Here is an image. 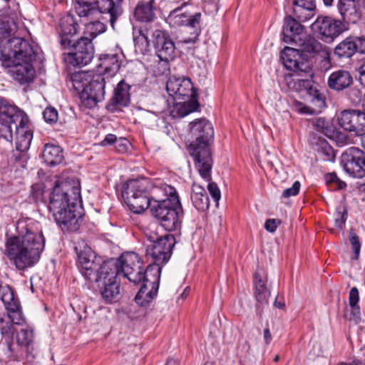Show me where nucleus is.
<instances>
[{"label":"nucleus","instance_id":"1","mask_svg":"<svg viewBox=\"0 0 365 365\" xmlns=\"http://www.w3.org/2000/svg\"><path fill=\"white\" fill-rule=\"evenodd\" d=\"M39 224L31 220H19L17 235L6 241L5 255L19 270L34 266L44 249L45 239Z\"/></svg>","mask_w":365,"mask_h":365},{"label":"nucleus","instance_id":"2","mask_svg":"<svg viewBox=\"0 0 365 365\" xmlns=\"http://www.w3.org/2000/svg\"><path fill=\"white\" fill-rule=\"evenodd\" d=\"M81 202L78 181L58 180L50 193L48 208L57 224L75 232L79 228L81 221Z\"/></svg>","mask_w":365,"mask_h":365},{"label":"nucleus","instance_id":"3","mask_svg":"<svg viewBox=\"0 0 365 365\" xmlns=\"http://www.w3.org/2000/svg\"><path fill=\"white\" fill-rule=\"evenodd\" d=\"M36 57V53L33 46L23 38L0 40V60L2 66L9 68V73L20 84L33 82L36 71L32 63Z\"/></svg>","mask_w":365,"mask_h":365},{"label":"nucleus","instance_id":"4","mask_svg":"<svg viewBox=\"0 0 365 365\" xmlns=\"http://www.w3.org/2000/svg\"><path fill=\"white\" fill-rule=\"evenodd\" d=\"M190 133L192 138L189 145L190 154L200 175L209 180L212 167L210 143L214 138L213 127L205 118L196 119L190 123Z\"/></svg>","mask_w":365,"mask_h":365},{"label":"nucleus","instance_id":"5","mask_svg":"<svg viewBox=\"0 0 365 365\" xmlns=\"http://www.w3.org/2000/svg\"><path fill=\"white\" fill-rule=\"evenodd\" d=\"M166 198L153 200L150 210L159 225L168 232L178 230L181 227L183 217L182 207L176 189L169 185L160 187Z\"/></svg>","mask_w":365,"mask_h":365},{"label":"nucleus","instance_id":"6","mask_svg":"<svg viewBox=\"0 0 365 365\" xmlns=\"http://www.w3.org/2000/svg\"><path fill=\"white\" fill-rule=\"evenodd\" d=\"M104 75L91 71L74 72L71 75L73 87L86 107L93 108L104 99L106 83Z\"/></svg>","mask_w":365,"mask_h":365},{"label":"nucleus","instance_id":"7","mask_svg":"<svg viewBox=\"0 0 365 365\" xmlns=\"http://www.w3.org/2000/svg\"><path fill=\"white\" fill-rule=\"evenodd\" d=\"M123 0H76L75 10L80 17L97 19L99 15L113 28L123 14Z\"/></svg>","mask_w":365,"mask_h":365},{"label":"nucleus","instance_id":"8","mask_svg":"<svg viewBox=\"0 0 365 365\" xmlns=\"http://www.w3.org/2000/svg\"><path fill=\"white\" fill-rule=\"evenodd\" d=\"M150 187L146 178L131 179L123 184L121 195L133 212L140 214L150 207L154 200L150 197Z\"/></svg>","mask_w":365,"mask_h":365},{"label":"nucleus","instance_id":"9","mask_svg":"<svg viewBox=\"0 0 365 365\" xmlns=\"http://www.w3.org/2000/svg\"><path fill=\"white\" fill-rule=\"evenodd\" d=\"M112 262L118 268V276L123 274L130 282L138 284L147 278L148 266L145 269L140 256L133 252L123 253L117 260H108Z\"/></svg>","mask_w":365,"mask_h":365},{"label":"nucleus","instance_id":"10","mask_svg":"<svg viewBox=\"0 0 365 365\" xmlns=\"http://www.w3.org/2000/svg\"><path fill=\"white\" fill-rule=\"evenodd\" d=\"M118 268L112 262H107L102 268L101 275L95 281L101 297L106 303H113L119 299L120 282L117 280Z\"/></svg>","mask_w":365,"mask_h":365},{"label":"nucleus","instance_id":"11","mask_svg":"<svg viewBox=\"0 0 365 365\" xmlns=\"http://www.w3.org/2000/svg\"><path fill=\"white\" fill-rule=\"evenodd\" d=\"M28 122L29 118L23 110L9 104L5 100L0 99V131L3 133L4 138L12 139L14 126Z\"/></svg>","mask_w":365,"mask_h":365},{"label":"nucleus","instance_id":"12","mask_svg":"<svg viewBox=\"0 0 365 365\" xmlns=\"http://www.w3.org/2000/svg\"><path fill=\"white\" fill-rule=\"evenodd\" d=\"M150 244L146 247V255L150 256L153 260V264H165L170 259L173 250L176 243L173 235L166 234L158 237L156 235L148 237Z\"/></svg>","mask_w":365,"mask_h":365},{"label":"nucleus","instance_id":"13","mask_svg":"<svg viewBox=\"0 0 365 365\" xmlns=\"http://www.w3.org/2000/svg\"><path fill=\"white\" fill-rule=\"evenodd\" d=\"M161 267L158 264H150L148 266V272L140 284V288L137 293L135 301L141 307L148 306L152 300L157 296L160 273Z\"/></svg>","mask_w":365,"mask_h":365},{"label":"nucleus","instance_id":"14","mask_svg":"<svg viewBox=\"0 0 365 365\" xmlns=\"http://www.w3.org/2000/svg\"><path fill=\"white\" fill-rule=\"evenodd\" d=\"M77 255L81 273L85 279L95 282L96 278L101 275L103 266L108 261L103 262L102 258L97 256L90 247H84Z\"/></svg>","mask_w":365,"mask_h":365},{"label":"nucleus","instance_id":"15","mask_svg":"<svg viewBox=\"0 0 365 365\" xmlns=\"http://www.w3.org/2000/svg\"><path fill=\"white\" fill-rule=\"evenodd\" d=\"M344 171L350 176L362 178L365 176V152L356 147L345 150L340 158Z\"/></svg>","mask_w":365,"mask_h":365},{"label":"nucleus","instance_id":"16","mask_svg":"<svg viewBox=\"0 0 365 365\" xmlns=\"http://www.w3.org/2000/svg\"><path fill=\"white\" fill-rule=\"evenodd\" d=\"M311 28L321 40L327 43L332 42L346 29L341 21L329 16H318Z\"/></svg>","mask_w":365,"mask_h":365},{"label":"nucleus","instance_id":"17","mask_svg":"<svg viewBox=\"0 0 365 365\" xmlns=\"http://www.w3.org/2000/svg\"><path fill=\"white\" fill-rule=\"evenodd\" d=\"M166 90L174 101L198 99V95L191 80L184 76H171L166 84Z\"/></svg>","mask_w":365,"mask_h":365},{"label":"nucleus","instance_id":"18","mask_svg":"<svg viewBox=\"0 0 365 365\" xmlns=\"http://www.w3.org/2000/svg\"><path fill=\"white\" fill-rule=\"evenodd\" d=\"M337 121L339 126L345 130L355 133L361 143V138L365 136V113L364 111L354 109L344 110L339 114Z\"/></svg>","mask_w":365,"mask_h":365},{"label":"nucleus","instance_id":"19","mask_svg":"<svg viewBox=\"0 0 365 365\" xmlns=\"http://www.w3.org/2000/svg\"><path fill=\"white\" fill-rule=\"evenodd\" d=\"M292 46L297 47L300 55L307 57L309 55L319 53L324 58V66L331 63L329 51L310 35L304 33L301 36L297 37Z\"/></svg>","mask_w":365,"mask_h":365},{"label":"nucleus","instance_id":"20","mask_svg":"<svg viewBox=\"0 0 365 365\" xmlns=\"http://www.w3.org/2000/svg\"><path fill=\"white\" fill-rule=\"evenodd\" d=\"M153 42L156 55L163 61H169L175 57V46L169 34L162 30L153 33Z\"/></svg>","mask_w":365,"mask_h":365},{"label":"nucleus","instance_id":"21","mask_svg":"<svg viewBox=\"0 0 365 365\" xmlns=\"http://www.w3.org/2000/svg\"><path fill=\"white\" fill-rule=\"evenodd\" d=\"M78 29L79 25L73 15L67 14L60 19L58 34L60 43L63 48H70Z\"/></svg>","mask_w":365,"mask_h":365},{"label":"nucleus","instance_id":"22","mask_svg":"<svg viewBox=\"0 0 365 365\" xmlns=\"http://www.w3.org/2000/svg\"><path fill=\"white\" fill-rule=\"evenodd\" d=\"M130 86L120 81L114 90V96L110 100L106 106V108L110 112L114 113L121 108L127 106L130 101Z\"/></svg>","mask_w":365,"mask_h":365},{"label":"nucleus","instance_id":"23","mask_svg":"<svg viewBox=\"0 0 365 365\" xmlns=\"http://www.w3.org/2000/svg\"><path fill=\"white\" fill-rule=\"evenodd\" d=\"M187 3L184 2L181 5V6L173 9L170 12L168 19L170 20V24H173L174 25H185L192 29H195V33L197 37L200 32V24L201 19V14L196 13L192 16H187L185 14H178V12L181 10L182 7H183Z\"/></svg>","mask_w":365,"mask_h":365},{"label":"nucleus","instance_id":"24","mask_svg":"<svg viewBox=\"0 0 365 365\" xmlns=\"http://www.w3.org/2000/svg\"><path fill=\"white\" fill-rule=\"evenodd\" d=\"M19 21L20 12L18 9L11 10L8 9L2 11L0 14V40H11L12 38H8L4 36H1V34L14 33L18 29Z\"/></svg>","mask_w":365,"mask_h":365},{"label":"nucleus","instance_id":"25","mask_svg":"<svg viewBox=\"0 0 365 365\" xmlns=\"http://www.w3.org/2000/svg\"><path fill=\"white\" fill-rule=\"evenodd\" d=\"M338 10L344 22L355 24L361 19V9L354 0H339Z\"/></svg>","mask_w":365,"mask_h":365},{"label":"nucleus","instance_id":"26","mask_svg":"<svg viewBox=\"0 0 365 365\" xmlns=\"http://www.w3.org/2000/svg\"><path fill=\"white\" fill-rule=\"evenodd\" d=\"M304 26L301 23L292 16L289 15L284 18L282 40L284 43L292 45L297 37L301 36L304 33Z\"/></svg>","mask_w":365,"mask_h":365},{"label":"nucleus","instance_id":"27","mask_svg":"<svg viewBox=\"0 0 365 365\" xmlns=\"http://www.w3.org/2000/svg\"><path fill=\"white\" fill-rule=\"evenodd\" d=\"M353 83V78L349 71L339 69L332 72L328 78L327 85L331 90L341 91Z\"/></svg>","mask_w":365,"mask_h":365},{"label":"nucleus","instance_id":"28","mask_svg":"<svg viewBox=\"0 0 365 365\" xmlns=\"http://www.w3.org/2000/svg\"><path fill=\"white\" fill-rule=\"evenodd\" d=\"M299 53L297 47L290 48L285 47L281 52V58L283 60L284 66L289 70L297 71H307L309 68L307 63L299 62L296 56H299Z\"/></svg>","mask_w":365,"mask_h":365},{"label":"nucleus","instance_id":"29","mask_svg":"<svg viewBox=\"0 0 365 365\" xmlns=\"http://www.w3.org/2000/svg\"><path fill=\"white\" fill-rule=\"evenodd\" d=\"M99 60V67L103 69L105 74L113 76L121 66L122 56L118 53L101 54Z\"/></svg>","mask_w":365,"mask_h":365},{"label":"nucleus","instance_id":"30","mask_svg":"<svg viewBox=\"0 0 365 365\" xmlns=\"http://www.w3.org/2000/svg\"><path fill=\"white\" fill-rule=\"evenodd\" d=\"M14 130L16 134V148L28 151L33 138V131L29 127V121L24 125H15Z\"/></svg>","mask_w":365,"mask_h":365},{"label":"nucleus","instance_id":"31","mask_svg":"<svg viewBox=\"0 0 365 365\" xmlns=\"http://www.w3.org/2000/svg\"><path fill=\"white\" fill-rule=\"evenodd\" d=\"M190 199L193 206L199 211H205L210 205V200L205 188L194 182L192 185Z\"/></svg>","mask_w":365,"mask_h":365},{"label":"nucleus","instance_id":"32","mask_svg":"<svg viewBox=\"0 0 365 365\" xmlns=\"http://www.w3.org/2000/svg\"><path fill=\"white\" fill-rule=\"evenodd\" d=\"M175 101V103L170 111V115L174 118H182L197 110L200 107L198 99Z\"/></svg>","mask_w":365,"mask_h":365},{"label":"nucleus","instance_id":"33","mask_svg":"<svg viewBox=\"0 0 365 365\" xmlns=\"http://www.w3.org/2000/svg\"><path fill=\"white\" fill-rule=\"evenodd\" d=\"M263 270L257 269L254 275V283L255 287L256 300L262 304H267L268 298L270 296V291L266 287L265 282L262 278Z\"/></svg>","mask_w":365,"mask_h":365},{"label":"nucleus","instance_id":"34","mask_svg":"<svg viewBox=\"0 0 365 365\" xmlns=\"http://www.w3.org/2000/svg\"><path fill=\"white\" fill-rule=\"evenodd\" d=\"M42 158L50 166L58 165L63 160V150L58 145L46 144L42 152Z\"/></svg>","mask_w":365,"mask_h":365},{"label":"nucleus","instance_id":"35","mask_svg":"<svg viewBox=\"0 0 365 365\" xmlns=\"http://www.w3.org/2000/svg\"><path fill=\"white\" fill-rule=\"evenodd\" d=\"M307 95L309 96V101L315 108L302 106L299 108L300 113L314 114L320 112V110L326 106L325 98L316 88L311 89Z\"/></svg>","mask_w":365,"mask_h":365},{"label":"nucleus","instance_id":"36","mask_svg":"<svg viewBox=\"0 0 365 365\" xmlns=\"http://www.w3.org/2000/svg\"><path fill=\"white\" fill-rule=\"evenodd\" d=\"M93 56L94 46L89 45L86 51H73L68 53V61L74 66H83L88 64Z\"/></svg>","mask_w":365,"mask_h":365},{"label":"nucleus","instance_id":"37","mask_svg":"<svg viewBox=\"0 0 365 365\" xmlns=\"http://www.w3.org/2000/svg\"><path fill=\"white\" fill-rule=\"evenodd\" d=\"M354 40V36H349L345 38L336 46L334 54L339 58L351 57L357 51V46Z\"/></svg>","mask_w":365,"mask_h":365},{"label":"nucleus","instance_id":"38","mask_svg":"<svg viewBox=\"0 0 365 365\" xmlns=\"http://www.w3.org/2000/svg\"><path fill=\"white\" fill-rule=\"evenodd\" d=\"M154 0H150L149 2L144 3L139 2L135 7L134 11L135 18L142 22H149L153 20L155 14L153 11V4Z\"/></svg>","mask_w":365,"mask_h":365},{"label":"nucleus","instance_id":"39","mask_svg":"<svg viewBox=\"0 0 365 365\" xmlns=\"http://www.w3.org/2000/svg\"><path fill=\"white\" fill-rule=\"evenodd\" d=\"M0 298L9 312L16 313L19 309V304L14 298L13 291L9 287H3L0 280Z\"/></svg>","mask_w":365,"mask_h":365},{"label":"nucleus","instance_id":"40","mask_svg":"<svg viewBox=\"0 0 365 365\" xmlns=\"http://www.w3.org/2000/svg\"><path fill=\"white\" fill-rule=\"evenodd\" d=\"M106 30V25L100 21H91L86 24L83 36H88L92 41L99 34L104 33Z\"/></svg>","mask_w":365,"mask_h":365},{"label":"nucleus","instance_id":"41","mask_svg":"<svg viewBox=\"0 0 365 365\" xmlns=\"http://www.w3.org/2000/svg\"><path fill=\"white\" fill-rule=\"evenodd\" d=\"M29 157L28 151H22L16 148L14 150L9 157V163L16 166V168H25Z\"/></svg>","mask_w":365,"mask_h":365},{"label":"nucleus","instance_id":"42","mask_svg":"<svg viewBox=\"0 0 365 365\" xmlns=\"http://www.w3.org/2000/svg\"><path fill=\"white\" fill-rule=\"evenodd\" d=\"M33 331L29 329H21L16 335V346L28 348L33 341Z\"/></svg>","mask_w":365,"mask_h":365},{"label":"nucleus","instance_id":"43","mask_svg":"<svg viewBox=\"0 0 365 365\" xmlns=\"http://www.w3.org/2000/svg\"><path fill=\"white\" fill-rule=\"evenodd\" d=\"M315 8V5L309 8L308 6H294L293 9L294 14L297 21L304 22L309 20L314 16Z\"/></svg>","mask_w":365,"mask_h":365},{"label":"nucleus","instance_id":"44","mask_svg":"<svg viewBox=\"0 0 365 365\" xmlns=\"http://www.w3.org/2000/svg\"><path fill=\"white\" fill-rule=\"evenodd\" d=\"M318 152L324 157V160L333 161L335 158V153L333 148L324 139L319 140Z\"/></svg>","mask_w":365,"mask_h":365},{"label":"nucleus","instance_id":"45","mask_svg":"<svg viewBox=\"0 0 365 365\" xmlns=\"http://www.w3.org/2000/svg\"><path fill=\"white\" fill-rule=\"evenodd\" d=\"M89 45L93 46L91 38L83 36L77 41L73 39L70 48H73L74 51H86Z\"/></svg>","mask_w":365,"mask_h":365},{"label":"nucleus","instance_id":"46","mask_svg":"<svg viewBox=\"0 0 365 365\" xmlns=\"http://www.w3.org/2000/svg\"><path fill=\"white\" fill-rule=\"evenodd\" d=\"M347 217L348 212L344 207L340 206L337 207L334 217L335 226L337 228L342 230L347 220Z\"/></svg>","mask_w":365,"mask_h":365},{"label":"nucleus","instance_id":"47","mask_svg":"<svg viewBox=\"0 0 365 365\" xmlns=\"http://www.w3.org/2000/svg\"><path fill=\"white\" fill-rule=\"evenodd\" d=\"M349 242L351 243V248L354 252L352 259L354 260H357L359 259L360 254L361 242L359 240V237L353 231V230H351L349 232Z\"/></svg>","mask_w":365,"mask_h":365},{"label":"nucleus","instance_id":"48","mask_svg":"<svg viewBox=\"0 0 365 365\" xmlns=\"http://www.w3.org/2000/svg\"><path fill=\"white\" fill-rule=\"evenodd\" d=\"M347 97L352 104L358 105L364 99V94L363 91L357 87H352L347 91Z\"/></svg>","mask_w":365,"mask_h":365},{"label":"nucleus","instance_id":"49","mask_svg":"<svg viewBox=\"0 0 365 365\" xmlns=\"http://www.w3.org/2000/svg\"><path fill=\"white\" fill-rule=\"evenodd\" d=\"M292 83L293 88L299 92L304 91L308 93L314 88L312 81L309 79H296L293 81Z\"/></svg>","mask_w":365,"mask_h":365},{"label":"nucleus","instance_id":"50","mask_svg":"<svg viewBox=\"0 0 365 365\" xmlns=\"http://www.w3.org/2000/svg\"><path fill=\"white\" fill-rule=\"evenodd\" d=\"M43 118L46 122L54 123L58 120V111L53 107H47L43 112Z\"/></svg>","mask_w":365,"mask_h":365},{"label":"nucleus","instance_id":"51","mask_svg":"<svg viewBox=\"0 0 365 365\" xmlns=\"http://www.w3.org/2000/svg\"><path fill=\"white\" fill-rule=\"evenodd\" d=\"M203 179L205 180V178H203ZM205 180L207 182H209V183L207 185V190H208L210 195L213 198L214 201L216 202L217 203H218V202L220 199V197H221V193H220V190L217 185L214 182H210L211 180V179L209 180H207L205 179Z\"/></svg>","mask_w":365,"mask_h":365},{"label":"nucleus","instance_id":"52","mask_svg":"<svg viewBox=\"0 0 365 365\" xmlns=\"http://www.w3.org/2000/svg\"><path fill=\"white\" fill-rule=\"evenodd\" d=\"M130 146L129 140L124 138H117L114 148L117 152L124 153L127 152Z\"/></svg>","mask_w":365,"mask_h":365},{"label":"nucleus","instance_id":"53","mask_svg":"<svg viewBox=\"0 0 365 365\" xmlns=\"http://www.w3.org/2000/svg\"><path fill=\"white\" fill-rule=\"evenodd\" d=\"M313 126L319 132L326 133L328 130V122L323 118H318L312 120Z\"/></svg>","mask_w":365,"mask_h":365},{"label":"nucleus","instance_id":"54","mask_svg":"<svg viewBox=\"0 0 365 365\" xmlns=\"http://www.w3.org/2000/svg\"><path fill=\"white\" fill-rule=\"evenodd\" d=\"M300 182L299 181H295L291 187L285 189L282 192V197L284 198H288L291 196L297 195L300 189Z\"/></svg>","mask_w":365,"mask_h":365},{"label":"nucleus","instance_id":"55","mask_svg":"<svg viewBox=\"0 0 365 365\" xmlns=\"http://www.w3.org/2000/svg\"><path fill=\"white\" fill-rule=\"evenodd\" d=\"M359 294L356 287H352L349 294V304L350 307L359 305Z\"/></svg>","mask_w":365,"mask_h":365},{"label":"nucleus","instance_id":"56","mask_svg":"<svg viewBox=\"0 0 365 365\" xmlns=\"http://www.w3.org/2000/svg\"><path fill=\"white\" fill-rule=\"evenodd\" d=\"M281 224V220L278 219H268L264 223V228L269 232H274L277 227Z\"/></svg>","mask_w":365,"mask_h":365},{"label":"nucleus","instance_id":"57","mask_svg":"<svg viewBox=\"0 0 365 365\" xmlns=\"http://www.w3.org/2000/svg\"><path fill=\"white\" fill-rule=\"evenodd\" d=\"M351 307V317L350 320L354 321L355 323H358L360 321V307L359 305H355Z\"/></svg>","mask_w":365,"mask_h":365},{"label":"nucleus","instance_id":"58","mask_svg":"<svg viewBox=\"0 0 365 365\" xmlns=\"http://www.w3.org/2000/svg\"><path fill=\"white\" fill-rule=\"evenodd\" d=\"M117 140V137L113 134H108L105 138L101 141V145L102 146H106L108 145H113L114 146L115 143Z\"/></svg>","mask_w":365,"mask_h":365},{"label":"nucleus","instance_id":"59","mask_svg":"<svg viewBox=\"0 0 365 365\" xmlns=\"http://www.w3.org/2000/svg\"><path fill=\"white\" fill-rule=\"evenodd\" d=\"M354 41L357 46V51L365 53V37H355Z\"/></svg>","mask_w":365,"mask_h":365},{"label":"nucleus","instance_id":"60","mask_svg":"<svg viewBox=\"0 0 365 365\" xmlns=\"http://www.w3.org/2000/svg\"><path fill=\"white\" fill-rule=\"evenodd\" d=\"M294 7V6H314L315 3L314 0H294L293 2Z\"/></svg>","mask_w":365,"mask_h":365},{"label":"nucleus","instance_id":"61","mask_svg":"<svg viewBox=\"0 0 365 365\" xmlns=\"http://www.w3.org/2000/svg\"><path fill=\"white\" fill-rule=\"evenodd\" d=\"M327 181L329 182H339V188H342L346 184L341 181L335 173H330L327 175Z\"/></svg>","mask_w":365,"mask_h":365},{"label":"nucleus","instance_id":"62","mask_svg":"<svg viewBox=\"0 0 365 365\" xmlns=\"http://www.w3.org/2000/svg\"><path fill=\"white\" fill-rule=\"evenodd\" d=\"M264 339L267 344L270 343L272 340V335L269 328H266L264 330Z\"/></svg>","mask_w":365,"mask_h":365},{"label":"nucleus","instance_id":"63","mask_svg":"<svg viewBox=\"0 0 365 365\" xmlns=\"http://www.w3.org/2000/svg\"><path fill=\"white\" fill-rule=\"evenodd\" d=\"M359 81L361 85L365 86V70L362 68L359 72Z\"/></svg>","mask_w":365,"mask_h":365},{"label":"nucleus","instance_id":"64","mask_svg":"<svg viewBox=\"0 0 365 365\" xmlns=\"http://www.w3.org/2000/svg\"><path fill=\"white\" fill-rule=\"evenodd\" d=\"M274 305L279 309H283L285 307L284 302L278 301V297H276Z\"/></svg>","mask_w":365,"mask_h":365}]
</instances>
